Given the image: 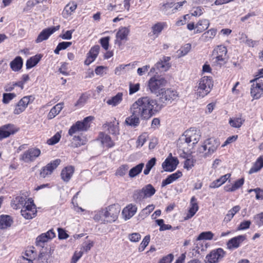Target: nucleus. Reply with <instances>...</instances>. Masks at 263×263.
I'll return each mask as SVG.
<instances>
[{
    "label": "nucleus",
    "mask_w": 263,
    "mask_h": 263,
    "mask_svg": "<svg viewBox=\"0 0 263 263\" xmlns=\"http://www.w3.org/2000/svg\"><path fill=\"white\" fill-rule=\"evenodd\" d=\"M156 99L146 96L139 98L130 106L131 115L126 118V125L136 127L140 124V119L148 120L162 108Z\"/></svg>",
    "instance_id": "nucleus-1"
},
{
    "label": "nucleus",
    "mask_w": 263,
    "mask_h": 263,
    "mask_svg": "<svg viewBox=\"0 0 263 263\" xmlns=\"http://www.w3.org/2000/svg\"><path fill=\"white\" fill-rule=\"evenodd\" d=\"M120 212V208L118 204H111L96 212L93 219L101 223H112L117 219Z\"/></svg>",
    "instance_id": "nucleus-2"
},
{
    "label": "nucleus",
    "mask_w": 263,
    "mask_h": 263,
    "mask_svg": "<svg viewBox=\"0 0 263 263\" xmlns=\"http://www.w3.org/2000/svg\"><path fill=\"white\" fill-rule=\"evenodd\" d=\"M227 49L223 45H219L214 48L211 55L212 65L221 67L228 60Z\"/></svg>",
    "instance_id": "nucleus-3"
},
{
    "label": "nucleus",
    "mask_w": 263,
    "mask_h": 263,
    "mask_svg": "<svg viewBox=\"0 0 263 263\" xmlns=\"http://www.w3.org/2000/svg\"><path fill=\"white\" fill-rule=\"evenodd\" d=\"M200 136L196 130L190 129L186 130L179 138L177 145L179 147L185 148L192 143L193 145L199 140Z\"/></svg>",
    "instance_id": "nucleus-4"
},
{
    "label": "nucleus",
    "mask_w": 263,
    "mask_h": 263,
    "mask_svg": "<svg viewBox=\"0 0 263 263\" xmlns=\"http://www.w3.org/2000/svg\"><path fill=\"white\" fill-rule=\"evenodd\" d=\"M212 79L209 77H203L198 82L196 87V93L199 97L203 98L210 92L213 87Z\"/></svg>",
    "instance_id": "nucleus-5"
},
{
    "label": "nucleus",
    "mask_w": 263,
    "mask_h": 263,
    "mask_svg": "<svg viewBox=\"0 0 263 263\" xmlns=\"http://www.w3.org/2000/svg\"><path fill=\"white\" fill-rule=\"evenodd\" d=\"M220 143L217 139L211 138L204 141L203 144L199 148L198 151L206 158L211 156L219 146Z\"/></svg>",
    "instance_id": "nucleus-6"
},
{
    "label": "nucleus",
    "mask_w": 263,
    "mask_h": 263,
    "mask_svg": "<svg viewBox=\"0 0 263 263\" xmlns=\"http://www.w3.org/2000/svg\"><path fill=\"white\" fill-rule=\"evenodd\" d=\"M167 82V80L161 77H154L151 78L148 82V87L153 93L159 96L162 87L165 86Z\"/></svg>",
    "instance_id": "nucleus-7"
},
{
    "label": "nucleus",
    "mask_w": 263,
    "mask_h": 263,
    "mask_svg": "<svg viewBox=\"0 0 263 263\" xmlns=\"http://www.w3.org/2000/svg\"><path fill=\"white\" fill-rule=\"evenodd\" d=\"M159 96L160 102L168 104L178 99L179 93L175 89L164 88L161 90Z\"/></svg>",
    "instance_id": "nucleus-8"
},
{
    "label": "nucleus",
    "mask_w": 263,
    "mask_h": 263,
    "mask_svg": "<svg viewBox=\"0 0 263 263\" xmlns=\"http://www.w3.org/2000/svg\"><path fill=\"white\" fill-rule=\"evenodd\" d=\"M93 119V117L88 116L85 118L82 121H77L69 128L68 135L70 136H73L74 134L77 133L87 130L89 127V122L91 121Z\"/></svg>",
    "instance_id": "nucleus-9"
},
{
    "label": "nucleus",
    "mask_w": 263,
    "mask_h": 263,
    "mask_svg": "<svg viewBox=\"0 0 263 263\" xmlns=\"http://www.w3.org/2000/svg\"><path fill=\"white\" fill-rule=\"evenodd\" d=\"M36 209L32 198L28 199V204L21 211V215L26 219H32L36 216Z\"/></svg>",
    "instance_id": "nucleus-10"
},
{
    "label": "nucleus",
    "mask_w": 263,
    "mask_h": 263,
    "mask_svg": "<svg viewBox=\"0 0 263 263\" xmlns=\"http://www.w3.org/2000/svg\"><path fill=\"white\" fill-rule=\"evenodd\" d=\"M251 95L254 99H258L263 95V80L256 78L251 81Z\"/></svg>",
    "instance_id": "nucleus-11"
},
{
    "label": "nucleus",
    "mask_w": 263,
    "mask_h": 263,
    "mask_svg": "<svg viewBox=\"0 0 263 263\" xmlns=\"http://www.w3.org/2000/svg\"><path fill=\"white\" fill-rule=\"evenodd\" d=\"M226 255V252L221 248L212 250L205 257L206 263H218Z\"/></svg>",
    "instance_id": "nucleus-12"
},
{
    "label": "nucleus",
    "mask_w": 263,
    "mask_h": 263,
    "mask_svg": "<svg viewBox=\"0 0 263 263\" xmlns=\"http://www.w3.org/2000/svg\"><path fill=\"white\" fill-rule=\"evenodd\" d=\"M34 97L32 96H25L22 98L16 104L13 110V114L19 115L23 112L28 106V104L33 102Z\"/></svg>",
    "instance_id": "nucleus-13"
},
{
    "label": "nucleus",
    "mask_w": 263,
    "mask_h": 263,
    "mask_svg": "<svg viewBox=\"0 0 263 263\" xmlns=\"http://www.w3.org/2000/svg\"><path fill=\"white\" fill-rule=\"evenodd\" d=\"M41 153L39 148H31L21 155L20 159L26 163L32 162L40 155Z\"/></svg>",
    "instance_id": "nucleus-14"
},
{
    "label": "nucleus",
    "mask_w": 263,
    "mask_h": 263,
    "mask_svg": "<svg viewBox=\"0 0 263 263\" xmlns=\"http://www.w3.org/2000/svg\"><path fill=\"white\" fill-rule=\"evenodd\" d=\"M179 161L176 157H172L171 153L162 164V167L166 172L174 171L177 167Z\"/></svg>",
    "instance_id": "nucleus-15"
},
{
    "label": "nucleus",
    "mask_w": 263,
    "mask_h": 263,
    "mask_svg": "<svg viewBox=\"0 0 263 263\" xmlns=\"http://www.w3.org/2000/svg\"><path fill=\"white\" fill-rule=\"evenodd\" d=\"M61 163V160L59 159H55L51 161L45 166L43 167L40 171V176L41 177L45 178L46 177L52 174L53 170H55Z\"/></svg>",
    "instance_id": "nucleus-16"
},
{
    "label": "nucleus",
    "mask_w": 263,
    "mask_h": 263,
    "mask_svg": "<svg viewBox=\"0 0 263 263\" xmlns=\"http://www.w3.org/2000/svg\"><path fill=\"white\" fill-rule=\"evenodd\" d=\"M170 60L171 58L170 57L163 56L155 64L154 67L151 68V72L154 71L156 68L161 71H167L171 66L170 63Z\"/></svg>",
    "instance_id": "nucleus-17"
},
{
    "label": "nucleus",
    "mask_w": 263,
    "mask_h": 263,
    "mask_svg": "<svg viewBox=\"0 0 263 263\" xmlns=\"http://www.w3.org/2000/svg\"><path fill=\"white\" fill-rule=\"evenodd\" d=\"M53 251L51 247L42 249L39 255V260L42 263H50L52 260Z\"/></svg>",
    "instance_id": "nucleus-18"
},
{
    "label": "nucleus",
    "mask_w": 263,
    "mask_h": 263,
    "mask_svg": "<svg viewBox=\"0 0 263 263\" xmlns=\"http://www.w3.org/2000/svg\"><path fill=\"white\" fill-rule=\"evenodd\" d=\"M60 26H57L43 30L39 34L35 40V42L36 43H39L43 41L47 40L52 34L58 30Z\"/></svg>",
    "instance_id": "nucleus-19"
},
{
    "label": "nucleus",
    "mask_w": 263,
    "mask_h": 263,
    "mask_svg": "<svg viewBox=\"0 0 263 263\" xmlns=\"http://www.w3.org/2000/svg\"><path fill=\"white\" fill-rule=\"evenodd\" d=\"M55 236V233L52 230H50L46 233H42L36 238L35 241L36 245L37 246L43 248L45 242H47L49 239L54 238Z\"/></svg>",
    "instance_id": "nucleus-20"
},
{
    "label": "nucleus",
    "mask_w": 263,
    "mask_h": 263,
    "mask_svg": "<svg viewBox=\"0 0 263 263\" xmlns=\"http://www.w3.org/2000/svg\"><path fill=\"white\" fill-rule=\"evenodd\" d=\"M245 239L246 237L244 235H238L230 239L227 242V248L229 250H234L238 248Z\"/></svg>",
    "instance_id": "nucleus-21"
},
{
    "label": "nucleus",
    "mask_w": 263,
    "mask_h": 263,
    "mask_svg": "<svg viewBox=\"0 0 263 263\" xmlns=\"http://www.w3.org/2000/svg\"><path fill=\"white\" fill-rule=\"evenodd\" d=\"M129 33V29L128 28L126 27H120L116 34L115 44L120 46L122 44L121 41L127 40Z\"/></svg>",
    "instance_id": "nucleus-22"
},
{
    "label": "nucleus",
    "mask_w": 263,
    "mask_h": 263,
    "mask_svg": "<svg viewBox=\"0 0 263 263\" xmlns=\"http://www.w3.org/2000/svg\"><path fill=\"white\" fill-rule=\"evenodd\" d=\"M26 199V196H16L11 201V206L14 209H22L28 204V200Z\"/></svg>",
    "instance_id": "nucleus-23"
},
{
    "label": "nucleus",
    "mask_w": 263,
    "mask_h": 263,
    "mask_svg": "<svg viewBox=\"0 0 263 263\" xmlns=\"http://www.w3.org/2000/svg\"><path fill=\"white\" fill-rule=\"evenodd\" d=\"M137 207L136 205L129 204L124 208L122 211V214L123 218L125 220H128L131 218L136 213Z\"/></svg>",
    "instance_id": "nucleus-24"
},
{
    "label": "nucleus",
    "mask_w": 263,
    "mask_h": 263,
    "mask_svg": "<svg viewBox=\"0 0 263 263\" xmlns=\"http://www.w3.org/2000/svg\"><path fill=\"white\" fill-rule=\"evenodd\" d=\"M190 209L186 216L185 217V219H189L191 218L197 212L199 209V206L197 202V199L195 196H193L191 199Z\"/></svg>",
    "instance_id": "nucleus-25"
},
{
    "label": "nucleus",
    "mask_w": 263,
    "mask_h": 263,
    "mask_svg": "<svg viewBox=\"0 0 263 263\" xmlns=\"http://www.w3.org/2000/svg\"><path fill=\"white\" fill-rule=\"evenodd\" d=\"M74 171V168L72 166H69L64 168L61 173L62 179L65 182H68L72 177Z\"/></svg>",
    "instance_id": "nucleus-26"
},
{
    "label": "nucleus",
    "mask_w": 263,
    "mask_h": 263,
    "mask_svg": "<svg viewBox=\"0 0 263 263\" xmlns=\"http://www.w3.org/2000/svg\"><path fill=\"white\" fill-rule=\"evenodd\" d=\"M182 176V173L180 171H177L175 173L172 174L168 176V177L162 182L161 186L164 187L168 184H170Z\"/></svg>",
    "instance_id": "nucleus-27"
},
{
    "label": "nucleus",
    "mask_w": 263,
    "mask_h": 263,
    "mask_svg": "<svg viewBox=\"0 0 263 263\" xmlns=\"http://www.w3.org/2000/svg\"><path fill=\"white\" fill-rule=\"evenodd\" d=\"M12 222L13 220L10 216L6 215L0 216V229H5L10 227Z\"/></svg>",
    "instance_id": "nucleus-28"
},
{
    "label": "nucleus",
    "mask_w": 263,
    "mask_h": 263,
    "mask_svg": "<svg viewBox=\"0 0 263 263\" xmlns=\"http://www.w3.org/2000/svg\"><path fill=\"white\" fill-rule=\"evenodd\" d=\"M73 136L71 140V144L74 147H78L84 145L87 142L86 138L82 135Z\"/></svg>",
    "instance_id": "nucleus-29"
},
{
    "label": "nucleus",
    "mask_w": 263,
    "mask_h": 263,
    "mask_svg": "<svg viewBox=\"0 0 263 263\" xmlns=\"http://www.w3.org/2000/svg\"><path fill=\"white\" fill-rule=\"evenodd\" d=\"M64 103H59L54 106L50 110L48 114L47 118L48 119H52L58 115L63 108Z\"/></svg>",
    "instance_id": "nucleus-30"
},
{
    "label": "nucleus",
    "mask_w": 263,
    "mask_h": 263,
    "mask_svg": "<svg viewBox=\"0 0 263 263\" xmlns=\"http://www.w3.org/2000/svg\"><path fill=\"white\" fill-rule=\"evenodd\" d=\"M23 64L22 58L18 56L10 62V66L12 70L18 71L22 68Z\"/></svg>",
    "instance_id": "nucleus-31"
},
{
    "label": "nucleus",
    "mask_w": 263,
    "mask_h": 263,
    "mask_svg": "<svg viewBox=\"0 0 263 263\" xmlns=\"http://www.w3.org/2000/svg\"><path fill=\"white\" fill-rule=\"evenodd\" d=\"M123 100V93L118 92L116 96L111 97L107 100L106 103L112 106H116L119 105Z\"/></svg>",
    "instance_id": "nucleus-32"
},
{
    "label": "nucleus",
    "mask_w": 263,
    "mask_h": 263,
    "mask_svg": "<svg viewBox=\"0 0 263 263\" xmlns=\"http://www.w3.org/2000/svg\"><path fill=\"white\" fill-rule=\"evenodd\" d=\"M210 25L209 21L208 20L204 19L198 21L196 25V31L195 33H198L202 32L208 28Z\"/></svg>",
    "instance_id": "nucleus-33"
},
{
    "label": "nucleus",
    "mask_w": 263,
    "mask_h": 263,
    "mask_svg": "<svg viewBox=\"0 0 263 263\" xmlns=\"http://www.w3.org/2000/svg\"><path fill=\"white\" fill-rule=\"evenodd\" d=\"M13 132L11 129V125L6 124L0 127V140L8 137Z\"/></svg>",
    "instance_id": "nucleus-34"
},
{
    "label": "nucleus",
    "mask_w": 263,
    "mask_h": 263,
    "mask_svg": "<svg viewBox=\"0 0 263 263\" xmlns=\"http://www.w3.org/2000/svg\"><path fill=\"white\" fill-rule=\"evenodd\" d=\"M216 33L217 29L212 28L202 34L201 39L203 42H209L214 39Z\"/></svg>",
    "instance_id": "nucleus-35"
},
{
    "label": "nucleus",
    "mask_w": 263,
    "mask_h": 263,
    "mask_svg": "<svg viewBox=\"0 0 263 263\" xmlns=\"http://www.w3.org/2000/svg\"><path fill=\"white\" fill-rule=\"evenodd\" d=\"M42 58V55L41 54H36L31 57L26 62V68L28 69L35 66L39 62Z\"/></svg>",
    "instance_id": "nucleus-36"
},
{
    "label": "nucleus",
    "mask_w": 263,
    "mask_h": 263,
    "mask_svg": "<svg viewBox=\"0 0 263 263\" xmlns=\"http://www.w3.org/2000/svg\"><path fill=\"white\" fill-rule=\"evenodd\" d=\"M262 167H263V159L262 157H260L257 159L252 167L250 168L249 173L251 174L256 173Z\"/></svg>",
    "instance_id": "nucleus-37"
},
{
    "label": "nucleus",
    "mask_w": 263,
    "mask_h": 263,
    "mask_svg": "<svg viewBox=\"0 0 263 263\" xmlns=\"http://www.w3.org/2000/svg\"><path fill=\"white\" fill-rule=\"evenodd\" d=\"M144 165L143 163H141L131 168L128 174L129 177L134 178L142 172Z\"/></svg>",
    "instance_id": "nucleus-38"
},
{
    "label": "nucleus",
    "mask_w": 263,
    "mask_h": 263,
    "mask_svg": "<svg viewBox=\"0 0 263 263\" xmlns=\"http://www.w3.org/2000/svg\"><path fill=\"white\" fill-rule=\"evenodd\" d=\"M99 138L102 144L106 146L111 147L114 145V143L108 135L101 133L99 134Z\"/></svg>",
    "instance_id": "nucleus-39"
},
{
    "label": "nucleus",
    "mask_w": 263,
    "mask_h": 263,
    "mask_svg": "<svg viewBox=\"0 0 263 263\" xmlns=\"http://www.w3.org/2000/svg\"><path fill=\"white\" fill-rule=\"evenodd\" d=\"M141 190H142L145 198L152 197L156 192V190L151 184L146 185L143 187Z\"/></svg>",
    "instance_id": "nucleus-40"
},
{
    "label": "nucleus",
    "mask_w": 263,
    "mask_h": 263,
    "mask_svg": "<svg viewBox=\"0 0 263 263\" xmlns=\"http://www.w3.org/2000/svg\"><path fill=\"white\" fill-rule=\"evenodd\" d=\"M174 3H166L163 5L161 8V11L166 15H171L175 13L173 8Z\"/></svg>",
    "instance_id": "nucleus-41"
},
{
    "label": "nucleus",
    "mask_w": 263,
    "mask_h": 263,
    "mask_svg": "<svg viewBox=\"0 0 263 263\" xmlns=\"http://www.w3.org/2000/svg\"><path fill=\"white\" fill-rule=\"evenodd\" d=\"M240 209L239 206L236 205L230 210L224 218V221L226 222H229L232 219L235 214L240 210Z\"/></svg>",
    "instance_id": "nucleus-42"
},
{
    "label": "nucleus",
    "mask_w": 263,
    "mask_h": 263,
    "mask_svg": "<svg viewBox=\"0 0 263 263\" xmlns=\"http://www.w3.org/2000/svg\"><path fill=\"white\" fill-rule=\"evenodd\" d=\"M245 120L240 117H235L234 118H230L229 121L230 125L235 128H239L241 127Z\"/></svg>",
    "instance_id": "nucleus-43"
},
{
    "label": "nucleus",
    "mask_w": 263,
    "mask_h": 263,
    "mask_svg": "<svg viewBox=\"0 0 263 263\" xmlns=\"http://www.w3.org/2000/svg\"><path fill=\"white\" fill-rule=\"evenodd\" d=\"M103 127L107 129L109 133L111 134H116L118 132V126L115 124L114 122L105 123L103 125Z\"/></svg>",
    "instance_id": "nucleus-44"
},
{
    "label": "nucleus",
    "mask_w": 263,
    "mask_h": 263,
    "mask_svg": "<svg viewBox=\"0 0 263 263\" xmlns=\"http://www.w3.org/2000/svg\"><path fill=\"white\" fill-rule=\"evenodd\" d=\"M214 234L211 231H206L201 233L196 239V241L201 240H212Z\"/></svg>",
    "instance_id": "nucleus-45"
},
{
    "label": "nucleus",
    "mask_w": 263,
    "mask_h": 263,
    "mask_svg": "<svg viewBox=\"0 0 263 263\" xmlns=\"http://www.w3.org/2000/svg\"><path fill=\"white\" fill-rule=\"evenodd\" d=\"M156 162V159L155 158H152L149 160L146 164V167L143 171V173L145 175H148L152 167L155 165Z\"/></svg>",
    "instance_id": "nucleus-46"
},
{
    "label": "nucleus",
    "mask_w": 263,
    "mask_h": 263,
    "mask_svg": "<svg viewBox=\"0 0 263 263\" xmlns=\"http://www.w3.org/2000/svg\"><path fill=\"white\" fill-rule=\"evenodd\" d=\"M133 198L136 202H138L142 201L145 197L142 190H137L133 194Z\"/></svg>",
    "instance_id": "nucleus-47"
},
{
    "label": "nucleus",
    "mask_w": 263,
    "mask_h": 263,
    "mask_svg": "<svg viewBox=\"0 0 263 263\" xmlns=\"http://www.w3.org/2000/svg\"><path fill=\"white\" fill-rule=\"evenodd\" d=\"M244 183V179L240 178L238 180L236 181L234 184L229 188L226 189L227 191L233 192L238 189H239L240 186H241Z\"/></svg>",
    "instance_id": "nucleus-48"
},
{
    "label": "nucleus",
    "mask_w": 263,
    "mask_h": 263,
    "mask_svg": "<svg viewBox=\"0 0 263 263\" xmlns=\"http://www.w3.org/2000/svg\"><path fill=\"white\" fill-rule=\"evenodd\" d=\"M128 168V165H122L117 170L115 175L117 176L123 177L126 174Z\"/></svg>",
    "instance_id": "nucleus-49"
},
{
    "label": "nucleus",
    "mask_w": 263,
    "mask_h": 263,
    "mask_svg": "<svg viewBox=\"0 0 263 263\" xmlns=\"http://www.w3.org/2000/svg\"><path fill=\"white\" fill-rule=\"evenodd\" d=\"M16 97V95L15 93H4L3 95L2 102L4 104H8Z\"/></svg>",
    "instance_id": "nucleus-50"
},
{
    "label": "nucleus",
    "mask_w": 263,
    "mask_h": 263,
    "mask_svg": "<svg viewBox=\"0 0 263 263\" xmlns=\"http://www.w3.org/2000/svg\"><path fill=\"white\" fill-rule=\"evenodd\" d=\"M77 7V4L76 3L72 2L69 3L65 7L64 11L66 12L67 14L70 15L72 12H74Z\"/></svg>",
    "instance_id": "nucleus-51"
},
{
    "label": "nucleus",
    "mask_w": 263,
    "mask_h": 263,
    "mask_svg": "<svg viewBox=\"0 0 263 263\" xmlns=\"http://www.w3.org/2000/svg\"><path fill=\"white\" fill-rule=\"evenodd\" d=\"M191 49V44L188 43L185 44L178 51L180 57H183L188 53Z\"/></svg>",
    "instance_id": "nucleus-52"
},
{
    "label": "nucleus",
    "mask_w": 263,
    "mask_h": 263,
    "mask_svg": "<svg viewBox=\"0 0 263 263\" xmlns=\"http://www.w3.org/2000/svg\"><path fill=\"white\" fill-rule=\"evenodd\" d=\"M100 50V47L99 45H96L93 47H91L90 50L87 54L91 57L92 59L95 61L96 58L97 57L98 53Z\"/></svg>",
    "instance_id": "nucleus-53"
},
{
    "label": "nucleus",
    "mask_w": 263,
    "mask_h": 263,
    "mask_svg": "<svg viewBox=\"0 0 263 263\" xmlns=\"http://www.w3.org/2000/svg\"><path fill=\"white\" fill-rule=\"evenodd\" d=\"M93 245L94 242L92 241L88 240L85 241L83 243L81 250L83 251V253L88 252L93 246Z\"/></svg>",
    "instance_id": "nucleus-54"
},
{
    "label": "nucleus",
    "mask_w": 263,
    "mask_h": 263,
    "mask_svg": "<svg viewBox=\"0 0 263 263\" xmlns=\"http://www.w3.org/2000/svg\"><path fill=\"white\" fill-rule=\"evenodd\" d=\"M164 23H158L152 27L153 32L154 34H159L163 30Z\"/></svg>",
    "instance_id": "nucleus-55"
},
{
    "label": "nucleus",
    "mask_w": 263,
    "mask_h": 263,
    "mask_svg": "<svg viewBox=\"0 0 263 263\" xmlns=\"http://www.w3.org/2000/svg\"><path fill=\"white\" fill-rule=\"evenodd\" d=\"M149 241L150 236H145L140 245V246L139 247V251L142 252L143 251H144L146 247L148 245Z\"/></svg>",
    "instance_id": "nucleus-56"
},
{
    "label": "nucleus",
    "mask_w": 263,
    "mask_h": 263,
    "mask_svg": "<svg viewBox=\"0 0 263 263\" xmlns=\"http://www.w3.org/2000/svg\"><path fill=\"white\" fill-rule=\"evenodd\" d=\"M61 137L60 133H57L53 137L48 140L47 143L49 145H54L60 141Z\"/></svg>",
    "instance_id": "nucleus-57"
},
{
    "label": "nucleus",
    "mask_w": 263,
    "mask_h": 263,
    "mask_svg": "<svg viewBox=\"0 0 263 263\" xmlns=\"http://www.w3.org/2000/svg\"><path fill=\"white\" fill-rule=\"evenodd\" d=\"M140 89V84L136 83L133 84L129 83V95H133L137 92Z\"/></svg>",
    "instance_id": "nucleus-58"
},
{
    "label": "nucleus",
    "mask_w": 263,
    "mask_h": 263,
    "mask_svg": "<svg viewBox=\"0 0 263 263\" xmlns=\"http://www.w3.org/2000/svg\"><path fill=\"white\" fill-rule=\"evenodd\" d=\"M254 192L256 194V198L258 200L263 199V191L259 188H256L255 189H250L249 192Z\"/></svg>",
    "instance_id": "nucleus-59"
},
{
    "label": "nucleus",
    "mask_w": 263,
    "mask_h": 263,
    "mask_svg": "<svg viewBox=\"0 0 263 263\" xmlns=\"http://www.w3.org/2000/svg\"><path fill=\"white\" fill-rule=\"evenodd\" d=\"M194 163L195 160L193 158H187L184 162V167L189 170L194 166Z\"/></svg>",
    "instance_id": "nucleus-60"
},
{
    "label": "nucleus",
    "mask_w": 263,
    "mask_h": 263,
    "mask_svg": "<svg viewBox=\"0 0 263 263\" xmlns=\"http://www.w3.org/2000/svg\"><path fill=\"white\" fill-rule=\"evenodd\" d=\"M109 40L110 37L106 36L101 38L100 40V43L102 47L106 50L108 49Z\"/></svg>",
    "instance_id": "nucleus-61"
},
{
    "label": "nucleus",
    "mask_w": 263,
    "mask_h": 263,
    "mask_svg": "<svg viewBox=\"0 0 263 263\" xmlns=\"http://www.w3.org/2000/svg\"><path fill=\"white\" fill-rule=\"evenodd\" d=\"M154 208L155 206L153 204L148 205L141 211L140 214L141 215H145L147 216L154 210Z\"/></svg>",
    "instance_id": "nucleus-62"
},
{
    "label": "nucleus",
    "mask_w": 263,
    "mask_h": 263,
    "mask_svg": "<svg viewBox=\"0 0 263 263\" xmlns=\"http://www.w3.org/2000/svg\"><path fill=\"white\" fill-rule=\"evenodd\" d=\"M254 218L258 226H261L263 225V212L255 215Z\"/></svg>",
    "instance_id": "nucleus-63"
},
{
    "label": "nucleus",
    "mask_w": 263,
    "mask_h": 263,
    "mask_svg": "<svg viewBox=\"0 0 263 263\" xmlns=\"http://www.w3.org/2000/svg\"><path fill=\"white\" fill-rule=\"evenodd\" d=\"M174 258V256L172 254H170L166 256L163 257L159 263H171Z\"/></svg>",
    "instance_id": "nucleus-64"
}]
</instances>
